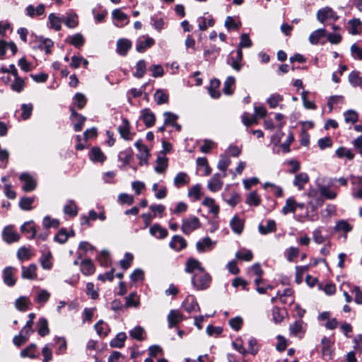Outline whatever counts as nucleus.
Instances as JSON below:
<instances>
[{"instance_id":"obj_42","label":"nucleus","mask_w":362,"mask_h":362,"mask_svg":"<svg viewBox=\"0 0 362 362\" xmlns=\"http://www.w3.org/2000/svg\"><path fill=\"white\" fill-rule=\"evenodd\" d=\"M336 155L339 158H346L349 160H351L354 158V154L351 149L345 147H339L336 151Z\"/></svg>"},{"instance_id":"obj_63","label":"nucleus","mask_w":362,"mask_h":362,"mask_svg":"<svg viewBox=\"0 0 362 362\" xmlns=\"http://www.w3.org/2000/svg\"><path fill=\"white\" fill-rule=\"evenodd\" d=\"M144 332V328L140 326H137L129 331V335L132 338L134 339L141 341L143 339Z\"/></svg>"},{"instance_id":"obj_7","label":"nucleus","mask_w":362,"mask_h":362,"mask_svg":"<svg viewBox=\"0 0 362 362\" xmlns=\"http://www.w3.org/2000/svg\"><path fill=\"white\" fill-rule=\"evenodd\" d=\"M308 196L310 199L308 204L313 211L322 205L324 201L315 189L309 190Z\"/></svg>"},{"instance_id":"obj_55","label":"nucleus","mask_w":362,"mask_h":362,"mask_svg":"<svg viewBox=\"0 0 362 362\" xmlns=\"http://www.w3.org/2000/svg\"><path fill=\"white\" fill-rule=\"evenodd\" d=\"M97 334L100 336H107L108 333V326L103 320L98 321L94 326Z\"/></svg>"},{"instance_id":"obj_15","label":"nucleus","mask_w":362,"mask_h":362,"mask_svg":"<svg viewBox=\"0 0 362 362\" xmlns=\"http://www.w3.org/2000/svg\"><path fill=\"white\" fill-rule=\"evenodd\" d=\"M182 307L187 313L199 310V307L193 296H188L182 303Z\"/></svg>"},{"instance_id":"obj_61","label":"nucleus","mask_w":362,"mask_h":362,"mask_svg":"<svg viewBox=\"0 0 362 362\" xmlns=\"http://www.w3.org/2000/svg\"><path fill=\"white\" fill-rule=\"evenodd\" d=\"M74 101L78 108L82 109L85 107L87 99L83 93H77L74 98Z\"/></svg>"},{"instance_id":"obj_41","label":"nucleus","mask_w":362,"mask_h":362,"mask_svg":"<svg viewBox=\"0 0 362 362\" xmlns=\"http://www.w3.org/2000/svg\"><path fill=\"white\" fill-rule=\"evenodd\" d=\"M245 203L249 206H257L261 203V199L257 192L252 191L247 196Z\"/></svg>"},{"instance_id":"obj_16","label":"nucleus","mask_w":362,"mask_h":362,"mask_svg":"<svg viewBox=\"0 0 362 362\" xmlns=\"http://www.w3.org/2000/svg\"><path fill=\"white\" fill-rule=\"evenodd\" d=\"M70 119L71 120H77V122L74 124V129L75 132L81 131L83 128L85 121L86 120V117L77 113L73 107H71Z\"/></svg>"},{"instance_id":"obj_37","label":"nucleus","mask_w":362,"mask_h":362,"mask_svg":"<svg viewBox=\"0 0 362 362\" xmlns=\"http://www.w3.org/2000/svg\"><path fill=\"white\" fill-rule=\"evenodd\" d=\"M118 131L123 139L126 140L131 139L129 124L127 119H123L122 124L118 127Z\"/></svg>"},{"instance_id":"obj_36","label":"nucleus","mask_w":362,"mask_h":362,"mask_svg":"<svg viewBox=\"0 0 362 362\" xmlns=\"http://www.w3.org/2000/svg\"><path fill=\"white\" fill-rule=\"evenodd\" d=\"M322 352L324 356H327L329 359L332 358V351L331 349L332 343L329 338L325 337L322 339Z\"/></svg>"},{"instance_id":"obj_25","label":"nucleus","mask_w":362,"mask_h":362,"mask_svg":"<svg viewBox=\"0 0 362 362\" xmlns=\"http://www.w3.org/2000/svg\"><path fill=\"white\" fill-rule=\"evenodd\" d=\"M232 230L237 234H240L244 228V221L238 216H234L230 221Z\"/></svg>"},{"instance_id":"obj_26","label":"nucleus","mask_w":362,"mask_h":362,"mask_svg":"<svg viewBox=\"0 0 362 362\" xmlns=\"http://www.w3.org/2000/svg\"><path fill=\"white\" fill-rule=\"evenodd\" d=\"M309 181V177L305 173H300L295 176L293 180L294 186L297 187L298 190H302L304 185Z\"/></svg>"},{"instance_id":"obj_47","label":"nucleus","mask_w":362,"mask_h":362,"mask_svg":"<svg viewBox=\"0 0 362 362\" xmlns=\"http://www.w3.org/2000/svg\"><path fill=\"white\" fill-rule=\"evenodd\" d=\"M30 300L25 296H21L15 302L16 308L20 311H25L28 308Z\"/></svg>"},{"instance_id":"obj_8","label":"nucleus","mask_w":362,"mask_h":362,"mask_svg":"<svg viewBox=\"0 0 362 362\" xmlns=\"http://www.w3.org/2000/svg\"><path fill=\"white\" fill-rule=\"evenodd\" d=\"M337 13L329 7L320 9L317 13V19L321 23L327 20H337Z\"/></svg>"},{"instance_id":"obj_56","label":"nucleus","mask_w":362,"mask_h":362,"mask_svg":"<svg viewBox=\"0 0 362 362\" xmlns=\"http://www.w3.org/2000/svg\"><path fill=\"white\" fill-rule=\"evenodd\" d=\"M235 257L244 261H250L253 255L250 250L243 248L235 253Z\"/></svg>"},{"instance_id":"obj_49","label":"nucleus","mask_w":362,"mask_h":362,"mask_svg":"<svg viewBox=\"0 0 362 362\" xmlns=\"http://www.w3.org/2000/svg\"><path fill=\"white\" fill-rule=\"evenodd\" d=\"M125 305L127 307L137 308L139 305V298L135 292L131 293L126 297Z\"/></svg>"},{"instance_id":"obj_40","label":"nucleus","mask_w":362,"mask_h":362,"mask_svg":"<svg viewBox=\"0 0 362 362\" xmlns=\"http://www.w3.org/2000/svg\"><path fill=\"white\" fill-rule=\"evenodd\" d=\"M90 159L93 162L102 163L105 160V156L99 148H93L90 154Z\"/></svg>"},{"instance_id":"obj_2","label":"nucleus","mask_w":362,"mask_h":362,"mask_svg":"<svg viewBox=\"0 0 362 362\" xmlns=\"http://www.w3.org/2000/svg\"><path fill=\"white\" fill-rule=\"evenodd\" d=\"M199 227L200 222L199 218L196 216H190L182 220L181 229L185 234L189 235Z\"/></svg>"},{"instance_id":"obj_46","label":"nucleus","mask_w":362,"mask_h":362,"mask_svg":"<svg viewBox=\"0 0 362 362\" xmlns=\"http://www.w3.org/2000/svg\"><path fill=\"white\" fill-rule=\"evenodd\" d=\"M64 212L71 216H76L78 210L76 203L72 200H69L64 206Z\"/></svg>"},{"instance_id":"obj_11","label":"nucleus","mask_w":362,"mask_h":362,"mask_svg":"<svg viewBox=\"0 0 362 362\" xmlns=\"http://www.w3.org/2000/svg\"><path fill=\"white\" fill-rule=\"evenodd\" d=\"M183 315L177 310H171L167 317L168 327L172 328L177 326L183 320Z\"/></svg>"},{"instance_id":"obj_4","label":"nucleus","mask_w":362,"mask_h":362,"mask_svg":"<svg viewBox=\"0 0 362 362\" xmlns=\"http://www.w3.org/2000/svg\"><path fill=\"white\" fill-rule=\"evenodd\" d=\"M134 146L139 151V153L137 155V158L139 160V165H147L150 156L149 149L146 145L142 144L141 140H138L134 144Z\"/></svg>"},{"instance_id":"obj_44","label":"nucleus","mask_w":362,"mask_h":362,"mask_svg":"<svg viewBox=\"0 0 362 362\" xmlns=\"http://www.w3.org/2000/svg\"><path fill=\"white\" fill-rule=\"evenodd\" d=\"M154 99L158 105L166 103L168 101V94L166 91L158 89L154 93Z\"/></svg>"},{"instance_id":"obj_58","label":"nucleus","mask_w":362,"mask_h":362,"mask_svg":"<svg viewBox=\"0 0 362 362\" xmlns=\"http://www.w3.org/2000/svg\"><path fill=\"white\" fill-rule=\"evenodd\" d=\"M17 256L21 261H24L29 259L31 257L32 254L29 248L21 247L17 252Z\"/></svg>"},{"instance_id":"obj_43","label":"nucleus","mask_w":362,"mask_h":362,"mask_svg":"<svg viewBox=\"0 0 362 362\" xmlns=\"http://www.w3.org/2000/svg\"><path fill=\"white\" fill-rule=\"evenodd\" d=\"M23 233H30L29 238L33 239L37 236V231L32 221L25 222L21 227Z\"/></svg>"},{"instance_id":"obj_62","label":"nucleus","mask_w":362,"mask_h":362,"mask_svg":"<svg viewBox=\"0 0 362 362\" xmlns=\"http://www.w3.org/2000/svg\"><path fill=\"white\" fill-rule=\"evenodd\" d=\"M344 120L347 123H355L358 118V113L353 110H349L344 113Z\"/></svg>"},{"instance_id":"obj_64","label":"nucleus","mask_w":362,"mask_h":362,"mask_svg":"<svg viewBox=\"0 0 362 362\" xmlns=\"http://www.w3.org/2000/svg\"><path fill=\"white\" fill-rule=\"evenodd\" d=\"M334 228L337 231L348 233L352 230V226L346 221L341 220L337 223Z\"/></svg>"},{"instance_id":"obj_18","label":"nucleus","mask_w":362,"mask_h":362,"mask_svg":"<svg viewBox=\"0 0 362 362\" xmlns=\"http://www.w3.org/2000/svg\"><path fill=\"white\" fill-rule=\"evenodd\" d=\"M289 330L292 335L298 337H302L305 332L303 322L301 320L294 322L290 325Z\"/></svg>"},{"instance_id":"obj_5","label":"nucleus","mask_w":362,"mask_h":362,"mask_svg":"<svg viewBox=\"0 0 362 362\" xmlns=\"http://www.w3.org/2000/svg\"><path fill=\"white\" fill-rule=\"evenodd\" d=\"M19 179L21 182L24 183L22 188L24 192H31L34 190L36 187L37 183L34 177L27 173H22Z\"/></svg>"},{"instance_id":"obj_35","label":"nucleus","mask_w":362,"mask_h":362,"mask_svg":"<svg viewBox=\"0 0 362 362\" xmlns=\"http://www.w3.org/2000/svg\"><path fill=\"white\" fill-rule=\"evenodd\" d=\"M259 232L262 235L274 232L276 230V223L273 220L267 221V225L263 226L262 224L258 226Z\"/></svg>"},{"instance_id":"obj_23","label":"nucleus","mask_w":362,"mask_h":362,"mask_svg":"<svg viewBox=\"0 0 362 362\" xmlns=\"http://www.w3.org/2000/svg\"><path fill=\"white\" fill-rule=\"evenodd\" d=\"M37 266L34 264H30L28 267H22V277L28 279H35L37 277L36 274Z\"/></svg>"},{"instance_id":"obj_6","label":"nucleus","mask_w":362,"mask_h":362,"mask_svg":"<svg viewBox=\"0 0 362 362\" xmlns=\"http://www.w3.org/2000/svg\"><path fill=\"white\" fill-rule=\"evenodd\" d=\"M223 177V175L215 173L208 181L207 188L212 192L220 191L223 185V182L222 180V178Z\"/></svg>"},{"instance_id":"obj_31","label":"nucleus","mask_w":362,"mask_h":362,"mask_svg":"<svg viewBox=\"0 0 362 362\" xmlns=\"http://www.w3.org/2000/svg\"><path fill=\"white\" fill-rule=\"evenodd\" d=\"M74 235V233L71 230L70 233H68L67 230L65 228H62L59 230L57 234L54 237V240L60 243L63 244L65 243L69 237H71Z\"/></svg>"},{"instance_id":"obj_17","label":"nucleus","mask_w":362,"mask_h":362,"mask_svg":"<svg viewBox=\"0 0 362 362\" xmlns=\"http://www.w3.org/2000/svg\"><path fill=\"white\" fill-rule=\"evenodd\" d=\"M112 16L113 19L117 21V23H116L117 27H122L129 23L127 15L119 8L113 10Z\"/></svg>"},{"instance_id":"obj_27","label":"nucleus","mask_w":362,"mask_h":362,"mask_svg":"<svg viewBox=\"0 0 362 362\" xmlns=\"http://www.w3.org/2000/svg\"><path fill=\"white\" fill-rule=\"evenodd\" d=\"M204 269L200 264V262L194 259H189L186 264L185 271L188 273L192 272H200L203 271Z\"/></svg>"},{"instance_id":"obj_22","label":"nucleus","mask_w":362,"mask_h":362,"mask_svg":"<svg viewBox=\"0 0 362 362\" xmlns=\"http://www.w3.org/2000/svg\"><path fill=\"white\" fill-rule=\"evenodd\" d=\"M141 118L144 121L145 125L147 127H152L156 121L154 114L151 112L148 109H144L141 110Z\"/></svg>"},{"instance_id":"obj_34","label":"nucleus","mask_w":362,"mask_h":362,"mask_svg":"<svg viewBox=\"0 0 362 362\" xmlns=\"http://www.w3.org/2000/svg\"><path fill=\"white\" fill-rule=\"evenodd\" d=\"M13 268L6 267L4 269L3 272L4 282L9 286H12L15 284L16 280L13 278Z\"/></svg>"},{"instance_id":"obj_53","label":"nucleus","mask_w":362,"mask_h":362,"mask_svg":"<svg viewBox=\"0 0 362 362\" xmlns=\"http://www.w3.org/2000/svg\"><path fill=\"white\" fill-rule=\"evenodd\" d=\"M68 41L70 44L76 47H81L84 44V38L80 33L69 36Z\"/></svg>"},{"instance_id":"obj_52","label":"nucleus","mask_w":362,"mask_h":362,"mask_svg":"<svg viewBox=\"0 0 362 362\" xmlns=\"http://www.w3.org/2000/svg\"><path fill=\"white\" fill-rule=\"evenodd\" d=\"M349 33L351 35H357L359 33L361 22L358 19H352L348 22Z\"/></svg>"},{"instance_id":"obj_54","label":"nucleus","mask_w":362,"mask_h":362,"mask_svg":"<svg viewBox=\"0 0 362 362\" xmlns=\"http://www.w3.org/2000/svg\"><path fill=\"white\" fill-rule=\"evenodd\" d=\"M220 81L217 79H213L211 81L210 87L209 88V93L211 98H218L220 96V93L216 90V88L219 87Z\"/></svg>"},{"instance_id":"obj_3","label":"nucleus","mask_w":362,"mask_h":362,"mask_svg":"<svg viewBox=\"0 0 362 362\" xmlns=\"http://www.w3.org/2000/svg\"><path fill=\"white\" fill-rule=\"evenodd\" d=\"M243 52L238 49L236 52L235 56H233V52H230L228 56L227 64L230 66L235 71H240L242 69L243 64Z\"/></svg>"},{"instance_id":"obj_39","label":"nucleus","mask_w":362,"mask_h":362,"mask_svg":"<svg viewBox=\"0 0 362 362\" xmlns=\"http://www.w3.org/2000/svg\"><path fill=\"white\" fill-rule=\"evenodd\" d=\"M127 335L124 332L118 333L115 338L110 341L111 347L122 348L124 345Z\"/></svg>"},{"instance_id":"obj_19","label":"nucleus","mask_w":362,"mask_h":362,"mask_svg":"<svg viewBox=\"0 0 362 362\" xmlns=\"http://www.w3.org/2000/svg\"><path fill=\"white\" fill-rule=\"evenodd\" d=\"M189 180L190 178L186 173L180 172L175 176L173 184L176 188H180L187 185Z\"/></svg>"},{"instance_id":"obj_59","label":"nucleus","mask_w":362,"mask_h":362,"mask_svg":"<svg viewBox=\"0 0 362 362\" xmlns=\"http://www.w3.org/2000/svg\"><path fill=\"white\" fill-rule=\"evenodd\" d=\"M39 326L38 334L40 336L45 337L49 334L48 322L45 318L42 317L39 320Z\"/></svg>"},{"instance_id":"obj_10","label":"nucleus","mask_w":362,"mask_h":362,"mask_svg":"<svg viewBox=\"0 0 362 362\" xmlns=\"http://www.w3.org/2000/svg\"><path fill=\"white\" fill-rule=\"evenodd\" d=\"M155 41L148 36H141L136 40V49L139 52H144L146 49L151 47Z\"/></svg>"},{"instance_id":"obj_20","label":"nucleus","mask_w":362,"mask_h":362,"mask_svg":"<svg viewBox=\"0 0 362 362\" xmlns=\"http://www.w3.org/2000/svg\"><path fill=\"white\" fill-rule=\"evenodd\" d=\"M132 47V42L127 39H119L117 42V52L119 55L124 56Z\"/></svg>"},{"instance_id":"obj_38","label":"nucleus","mask_w":362,"mask_h":362,"mask_svg":"<svg viewBox=\"0 0 362 362\" xmlns=\"http://www.w3.org/2000/svg\"><path fill=\"white\" fill-rule=\"evenodd\" d=\"M26 12L31 18H33L35 16H40L45 12V6L40 4L36 7V8H35L33 6L29 5L26 8Z\"/></svg>"},{"instance_id":"obj_12","label":"nucleus","mask_w":362,"mask_h":362,"mask_svg":"<svg viewBox=\"0 0 362 362\" xmlns=\"http://www.w3.org/2000/svg\"><path fill=\"white\" fill-rule=\"evenodd\" d=\"M168 166V159L163 153H160L157 156L154 170L158 174L165 172Z\"/></svg>"},{"instance_id":"obj_60","label":"nucleus","mask_w":362,"mask_h":362,"mask_svg":"<svg viewBox=\"0 0 362 362\" xmlns=\"http://www.w3.org/2000/svg\"><path fill=\"white\" fill-rule=\"evenodd\" d=\"M219 47H216V46L213 45L204 49V56L206 60H209L211 58H212L211 57H213V58H216V55L219 53Z\"/></svg>"},{"instance_id":"obj_21","label":"nucleus","mask_w":362,"mask_h":362,"mask_svg":"<svg viewBox=\"0 0 362 362\" xmlns=\"http://www.w3.org/2000/svg\"><path fill=\"white\" fill-rule=\"evenodd\" d=\"M169 245L175 250L180 251L187 246L185 240L180 235H174Z\"/></svg>"},{"instance_id":"obj_50","label":"nucleus","mask_w":362,"mask_h":362,"mask_svg":"<svg viewBox=\"0 0 362 362\" xmlns=\"http://www.w3.org/2000/svg\"><path fill=\"white\" fill-rule=\"evenodd\" d=\"M349 81L350 83L354 86H362V75L358 71H352L349 76Z\"/></svg>"},{"instance_id":"obj_33","label":"nucleus","mask_w":362,"mask_h":362,"mask_svg":"<svg viewBox=\"0 0 362 362\" xmlns=\"http://www.w3.org/2000/svg\"><path fill=\"white\" fill-rule=\"evenodd\" d=\"M146 71V63L144 60H139L135 66V71L133 73L134 76L137 78H142Z\"/></svg>"},{"instance_id":"obj_14","label":"nucleus","mask_w":362,"mask_h":362,"mask_svg":"<svg viewBox=\"0 0 362 362\" xmlns=\"http://www.w3.org/2000/svg\"><path fill=\"white\" fill-rule=\"evenodd\" d=\"M149 233L157 239H164L168 235V230L158 223H155L150 227Z\"/></svg>"},{"instance_id":"obj_48","label":"nucleus","mask_w":362,"mask_h":362,"mask_svg":"<svg viewBox=\"0 0 362 362\" xmlns=\"http://www.w3.org/2000/svg\"><path fill=\"white\" fill-rule=\"evenodd\" d=\"M50 298V293L45 289L40 290L35 296V300L41 305H44Z\"/></svg>"},{"instance_id":"obj_32","label":"nucleus","mask_w":362,"mask_h":362,"mask_svg":"<svg viewBox=\"0 0 362 362\" xmlns=\"http://www.w3.org/2000/svg\"><path fill=\"white\" fill-rule=\"evenodd\" d=\"M297 208V203L293 197L286 199L284 206L282 208V213L286 215L289 213H294Z\"/></svg>"},{"instance_id":"obj_1","label":"nucleus","mask_w":362,"mask_h":362,"mask_svg":"<svg viewBox=\"0 0 362 362\" xmlns=\"http://www.w3.org/2000/svg\"><path fill=\"white\" fill-rule=\"evenodd\" d=\"M210 281V276L203 270L195 273L192 277V283L197 290H204L209 287Z\"/></svg>"},{"instance_id":"obj_24","label":"nucleus","mask_w":362,"mask_h":362,"mask_svg":"<svg viewBox=\"0 0 362 362\" xmlns=\"http://www.w3.org/2000/svg\"><path fill=\"white\" fill-rule=\"evenodd\" d=\"M231 163L230 158L226 154H221L219 156V160L217 164V168L219 170L223 172V177L226 176V170Z\"/></svg>"},{"instance_id":"obj_28","label":"nucleus","mask_w":362,"mask_h":362,"mask_svg":"<svg viewBox=\"0 0 362 362\" xmlns=\"http://www.w3.org/2000/svg\"><path fill=\"white\" fill-rule=\"evenodd\" d=\"M48 21L49 23V27L51 28L54 29L57 31H59L62 28V23L63 22V20L61 17L56 15L54 13H52L48 16Z\"/></svg>"},{"instance_id":"obj_13","label":"nucleus","mask_w":362,"mask_h":362,"mask_svg":"<svg viewBox=\"0 0 362 362\" xmlns=\"http://www.w3.org/2000/svg\"><path fill=\"white\" fill-rule=\"evenodd\" d=\"M215 245L216 241L206 237L197 243L196 247L199 252H204L211 250Z\"/></svg>"},{"instance_id":"obj_29","label":"nucleus","mask_w":362,"mask_h":362,"mask_svg":"<svg viewBox=\"0 0 362 362\" xmlns=\"http://www.w3.org/2000/svg\"><path fill=\"white\" fill-rule=\"evenodd\" d=\"M81 271L86 276L93 274L95 272L93 262L89 259L83 260L81 263Z\"/></svg>"},{"instance_id":"obj_30","label":"nucleus","mask_w":362,"mask_h":362,"mask_svg":"<svg viewBox=\"0 0 362 362\" xmlns=\"http://www.w3.org/2000/svg\"><path fill=\"white\" fill-rule=\"evenodd\" d=\"M202 204L209 209L210 213L217 216L219 212V206L215 203V200L211 197H206Z\"/></svg>"},{"instance_id":"obj_45","label":"nucleus","mask_w":362,"mask_h":362,"mask_svg":"<svg viewBox=\"0 0 362 362\" xmlns=\"http://www.w3.org/2000/svg\"><path fill=\"white\" fill-rule=\"evenodd\" d=\"M326 35V30L325 29H318L313 32L310 37L309 41L313 45H316L319 40L325 37Z\"/></svg>"},{"instance_id":"obj_51","label":"nucleus","mask_w":362,"mask_h":362,"mask_svg":"<svg viewBox=\"0 0 362 362\" xmlns=\"http://www.w3.org/2000/svg\"><path fill=\"white\" fill-rule=\"evenodd\" d=\"M283 100V96L279 93L271 95L267 100V103L271 108H275Z\"/></svg>"},{"instance_id":"obj_57","label":"nucleus","mask_w":362,"mask_h":362,"mask_svg":"<svg viewBox=\"0 0 362 362\" xmlns=\"http://www.w3.org/2000/svg\"><path fill=\"white\" fill-rule=\"evenodd\" d=\"M24 86H25L24 80L23 78H21V77H19V76L18 75L17 77H14V81H13V83L11 84V89L13 91L20 93L23 90Z\"/></svg>"},{"instance_id":"obj_9","label":"nucleus","mask_w":362,"mask_h":362,"mask_svg":"<svg viewBox=\"0 0 362 362\" xmlns=\"http://www.w3.org/2000/svg\"><path fill=\"white\" fill-rule=\"evenodd\" d=\"M3 240L7 243L17 242L20 239V235L14 230L12 226H6L2 232Z\"/></svg>"}]
</instances>
